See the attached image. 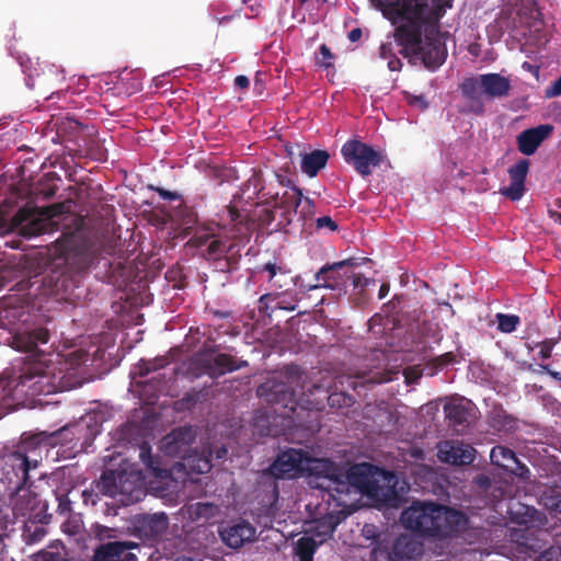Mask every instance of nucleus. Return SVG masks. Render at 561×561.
<instances>
[{
  "label": "nucleus",
  "mask_w": 561,
  "mask_h": 561,
  "mask_svg": "<svg viewBox=\"0 0 561 561\" xmlns=\"http://www.w3.org/2000/svg\"><path fill=\"white\" fill-rule=\"evenodd\" d=\"M558 550H559V549H553V548H552V549H550V550H549V552H548L547 554H549V556H553V554H556V553L558 552Z\"/></svg>",
  "instance_id": "57"
},
{
  "label": "nucleus",
  "mask_w": 561,
  "mask_h": 561,
  "mask_svg": "<svg viewBox=\"0 0 561 561\" xmlns=\"http://www.w3.org/2000/svg\"><path fill=\"white\" fill-rule=\"evenodd\" d=\"M134 140L139 141V140H141V137L137 136Z\"/></svg>",
  "instance_id": "64"
},
{
  "label": "nucleus",
  "mask_w": 561,
  "mask_h": 561,
  "mask_svg": "<svg viewBox=\"0 0 561 561\" xmlns=\"http://www.w3.org/2000/svg\"><path fill=\"white\" fill-rule=\"evenodd\" d=\"M130 78H123L118 84H122V88L117 87L118 89H124V93L128 96L135 94L136 92L140 91L142 89V83L139 79L131 76V73H128Z\"/></svg>",
  "instance_id": "32"
},
{
  "label": "nucleus",
  "mask_w": 561,
  "mask_h": 561,
  "mask_svg": "<svg viewBox=\"0 0 561 561\" xmlns=\"http://www.w3.org/2000/svg\"><path fill=\"white\" fill-rule=\"evenodd\" d=\"M131 541H114L99 547L94 554V561H137L136 554L129 550L136 548Z\"/></svg>",
  "instance_id": "19"
},
{
  "label": "nucleus",
  "mask_w": 561,
  "mask_h": 561,
  "mask_svg": "<svg viewBox=\"0 0 561 561\" xmlns=\"http://www.w3.org/2000/svg\"><path fill=\"white\" fill-rule=\"evenodd\" d=\"M362 35H363L362 30L359 27H356V28H353L352 31H350L347 37L352 43H355L360 39Z\"/></svg>",
  "instance_id": "45"
},
{
  "label": "nucleus",
  "mask_w": 561,
  "mask_h": 561,
  "mask_svg": "<svg viewBox=\"0 0 561 561\" xmlns=\"http://www.w3.org/2000/svg\"><path fill=\"white\" fill-rule=\"evenodd\" d=\"M553 379L561 381V374L554 370H551L548 366H541Z\"/></svg>",
  "instance_id": "49"
},
{
  "label": "nucleus",
  "mask_w": 561,
  "mask_h": 561,
  "mask_svg": "<svg viewBox=\"0 0 561 561\" xmlns=\"http://www.w3.org/2000/svg\"><path fill=\"white\" fill-rule=\"evenodd\" d=\"M23 438L19 450L0 458V483L10 491L24 485L31 470L36 469L41 459V450L33 453V446L24 447Z\"/></svg>",
  "instance_id": "10"
},
{
  "label": "nucleus",
  "mask_w": 561,
  "mask_h": 561,
  "mask_svg": "<svg viewBox=\"0 0 561 561\" xmlns=\"http://www.w3.org/2000/svg\"><path fill=\"white\" fill-rule=\"evenodd\" d=\"M61 125L62 126L57 127V130H56V136L58 138H61V140H65L64 135H62L64 130H66L68 128L72 129V130H77V129L81 128V125L77 121H72V119H69L67 123H62Z\"/></svg>",
  "instance_id": "36"
},
{
  "label": "nucleus",
  "mask_w": 561,
  "mask_h": 561,
  "mask_svg": "<svg viewBox=\"0 0 561 561\" xmlns=\"http://www.w3.org/2000/svg\"><path fill=\"white\" fill-rule=\"evenodd\" d=\"M370 283V279L362 276V275H355L353 277V284L355 287H365Z\"/></svg>",
  "instance_id": "44"
},
{
  "label": "nucleus",
  "mask_w": 561,
  "mask_h": 561,
  "mask_svg": "<svg viewBox=\"0 0 561 561\" xmlns=\"http://www.w3.org/2000/svg\"><path fill=\"white\" fill-rule=\"evenodd\" d=\"M512 83L510 78L501 73L490 72L465 78L459 84L463 104L461 113L482 115L486 100H501L510 95Z\"/></svg>",
  "instance_id": "8"
},
{
  "label": "nucleus",
  "mask_w": 561,
  "mask_h": 561,
  "mask_svg": "<svg viewBox=\"0 0 561 561\" xmlns=\"http://www.w3.org/2000/svg\"><path fill=\"white\" fill-rule=\"evenodd\" d=\"M34 561H64L59 553L43 551L35 556Z\"/></svg>",
  "instance_id": "37"
},
{
  "label": "nucleus",
  "mask_w": 561,
  "mask_h": 561,
  "mask_svg": "<svg viewBox=\"0 0 561 561\" xmlns=\"http://www.w3.org/2000/svg\"><path fill=\"white\" fill-rule=\"evenodd\" d=\"M250 80L247 76L240 75L234 78V87L241 90L248 89Z\"/></svg>",
  "instance_id": "42"
},
{
  "label": "nucleus",
  "mask_w": 561,
  "mask_h": 561,
  "mask_svg": "<svg viewBox=\"0 0 561 561\" xmlns=\"http://www.w3.org/2000/svg\"><path fill=\"white\" fill-rule=\"evenodd\" d=\"M529 162L522 159L508 169L511 183L501 188V194L512 201H518L525 193V180L528 173Z\"/></svg>",
  "instance_id": "20"
},
{
  "label": "nucleus",
  "mask_w": 561,
  "mask_h": 561,
  "mask_svg": "<svg viewBox=\"0 0 561 561\" xmlns=\"http://www.w3.org/2000/svg\"><path fill=\"white\" fill-rule=\"evenodd\" d=\"M219 534L228 547L238 549L255 538L256 529L248 522H239L221 528Z\"/></svg>",
  "instance_id": "18"
},
{
  "label": "nucleus",
  "mask_w": 561,
  "mask_h": 561,
  "mask_svg": "<svg viewBox=\"0 0 561 561\" xmlns=\"http://www.w3.org/2000/svg\"><path fill=\"white\" fill-rule=\"evenodd\" d=\"M402 66V62L400 59L396 58V59H392L388 62V67L391 71H397L401 68Z\"/></svg>",
  "instance_id": "48"
},
{
  "label": "nucleus",
  "mask_w": 561,
  "mask_h": 561,
  "mask_svg": "<svg viewBox=\"0 0 561 561\" xmlns=\"http://www.w3.org/2000/svg\"><path fill=\"white\" fill-rule=\"evenodd\" d=\"M270 471L277 479L306 477L311 488L323 491L322 499L328 508L320 505L322 516L307 523L294 541V554L298 561H313L317 549L331 538L342 520L360 507L364 496L390 506L399 497L397 477L366 462L343 470L327 459L311 458L301 450L289 449L277 457Z\"/></svg>",
  "instance_id": "1"
},
{
  "label": "nucleus",
  "mask_w": 561,
  "mask_h": 561,
  "mask_svg": "<svg viewBox=\"0 0 561 561\" xmlns=\"http://www.w3.org/2000/svg\"><path fill=\"white\" fill-rule=\"evenodd\" d=\"M402 525L412 531L427 536H449L465 528L466 516L443 505L414 502L401 515Z\"/></svg>",
  "instance_id": "7"
},
{
  "label": "nucleus",
  "mask_w": 561,
  "mask_h": 561,
  "mask_svg": "<svg viewBox=\"0 0 561 561\" xmlns=\"http://www.w3.org/2000/svg\"><path fill=\"white\" fill-rule=\"evenodd\" d=\"M476 453L472 446L458 440H444L437 445V458L447 465H470L474 460Z\"/></svg>",
  "instance_id": "14"
},
{
  "label": "nucleus",
  "mask_w": 561,
  "mask_h": 561,
  "mask_svg": "<svg viewBox=\"0 0 561 561\" xmlns=\"http://www.w3.org/2000/svg\"><path fill=\"white\" fill-rule=\"evenodd\" d=\"M224 248H225V245H222L221 242L216 239V240L210 241V243L208 245V251L213 255H218L224 252Z\"/></svg>",
  "instance_id": "41"
},
{
  "label": "nucleus",
  "mask_w": 561,
  "mask_h": 561,
  "mask_svg": "<svg viewBox=\"0 0 561 561\" xmlns=\"http://www.w3.org/2000/svg\"><path fill=\"white\" fill-rule=\"evenodd\" d=\"M409 103L411 105H417L422 110H425L428 106V103H427V101L425 100V98L423 95H414V96H412V99L409 101Z\"/></svg>",
  "instance_id": "43"
},
{
  "label": "nucleus",
  "mask_w": 561,
  "mask_h": 561,
  "mask_svg": "<svg viewBox=\"0 0 561 561\" xmlns=\"http://www.w3.org/2000/svg\"><path fill=\"white\" fill-rule=\"evenodd\" d=\"M472 403L463 398H451L444 405L446 417L454 425L468 423L472 417Z\"/></svg>",
  "instance_id": "22"
},
{
  "label": "nucleus",
  "mask_w": 561,
  "mask_h": 561,
  "mask_svg": "<svg viewBox=\"0 0 561 561\" xmlns=\"http://www.w3.org/2000/svg\"><path fill=\"white\" fill-rule=\"evenodd\" d=\"M492 463L504 468L515 474L523 476L524 471H528L524 466H520L513 450L503 447L495 446L490 453Z\"/></svg>",
  "instance_id": "24"
},
{
  "label": "nucleus",
  "mask_w": 561,
  "mask_h": 561,
  "mask_svg": "<svg viewBox=\"0 0 561 561\" xmlns=\"http://www.w3.org/2000/svg\"><path fill=\"white\" fill-rule=\"evenodd\" d=\"M226 455H227V449H226V447L221 446V447H219V448H217V449H216V458L221 459V458H224Z\"/></svg>",
  "instance_id": "50"
},
{
  "label": "nucleus",
  "mask_w": 561,
  "mask_h": 561,
  "mask_svg": "<svg viewBox=\"0 0 561 561\" xmlns=\"http://www.w3.org/2000/svg\"><path fill=\"white\" fill-rule=\"evenodd\" d=\"M57 500H58V512L60 514H68L71 510V506H70L71 502L67 497V495L57 494Z\"/></svg>",
  "instance_id": "38"
},
{
  "label": "nucleus",
  "mask_w": 561,
  "mask_h": 561,
  "mask_svg": "<svg viewBox=\"0 0 561 561\" xmlns=\"http://www.w3.org/2000/svg\"><path fill=\"white\" fill-rule=\"evenodd\" d=\"M88 360L82 350L67 356L37 355L24 362L21 368L9 377L0 378V419L16 407L35 408L43 405L39 396L56 393L80 385L76 370Z\"/></svg>",
  "instance_id": "2"
},
{
  "label": "nucleus",
  "mask_w": 561,
  "mask_h": 561,
  "mask_svg": "<svg viewBox=\"0 0 561 561\" xmlns=\"http://www.w3.org/2000/svg\"><path fill=\"white\" fill-rule=\"evenodd\" d=\"M386 48H387V46H386V45H382V46H381V54H382V55H385V53H386Z\"/></svg>",
  "instance_id": "61"
},
{
  "label": "nucleus",
  "mask_w": 561,
  "mask_h": 561,
  "mask_svg": "<svg viewBox=\"0 0 561 561\" xmlns=\"http://www.w3.org/2000/svg\"><path fill=\"white\" fill-rule=\"evenodd\" d=\"M340 396H341V394H336V393L331 394V396L329 397V401H330L332 404H334V403H335V401H336V398H337V397H340Z\"/></svg>",
  "instance_id": "54"
},
{
  "label": "nucleus",
  "mask_w": 561,
  "mask_h": 561,
  "mask_svg": "<svg viewBox=\"0 0 561 561\" xmlns=\"http://www.w3.org/2000/svg\"><path fill=\"white\" fill-rule=\"evenodd\" d=\"M333 54L331 51V49L325 45V44H322L319 48V56H317V64L325 67V68H329L332 66V59H333Z\"/></svg>",
  "instance_id": "33"
},
{
  "label": "nucleus",
  "mask_w": 561,
  "mask_h": 561,
  "mask_svg": "<svg viewBox=\"0 0 561 561\" xmlns=\"http://www.w3.org/2000/svg\"><path fill=\"white\" fill-rule=\"evenodd\" d=\"M188 512L192 517L209 520L218 514L219 508L210 503H196L190 506Z\"/></svg>",
  "instance_id": "30"
},
{
  "label": "nucleus",
  "mask_w": 561,
  "mask_h": 561,
  "mask_svg": "<svg viewBox=\"0 0 561 561\" xmlns=\"http://www.w3.org/2000/svg\"><path fill=\"white\" fill-rule=\"evenodd\" d=\"M105 421L104 412L95 409L81 416L79 421L68 424L59 431L53 433H38L26 437L24 447L33 446V453L41 450V459L43 453L47 451L50 446L61 445L67 450H73L81 442L80 450H87L92 440L100 433L102 423Z\"/></svg>",
  "instance_id": "6"
},
{
  "label": "nucleus",
  "mask_w": 561,
  "mask_h": 561,
  "mask_svg": "<svg viewBox=\"0 0 561 561\" xmlns=\"http://www.w3.org/2000/svg\"><path fill=\"white\" fill-rule=\"evenodd\" d=\"M394 552L402 558L412 559L421 553V547L414 540L408 537H401L394 543Z\"/></svg>",
  "instance_id": "29"
},
{
  "label": "nucleus",
  "mask_w": 561,
  "mask_h": 561,
  "mask_svg": "<svg viewBox=\"0 0 561 561\" xmlns=\"http://www.w3.org/2000/svg\"><path fill=\"white\" fill-rule=\"evenodd\" d=\"M371 3L393 24L398 20L405 21L396 27L393 37L401 46L400 53L404 57H411L424 39L422 24L428 8L427 0H371Z\"/></svg>",
  "instance_id": "4"
},
{
  "label": "nucleus",
  "mask_w": 561,
  "mask_h": 561,
  "mask_svg": "<svg viewBox=\"0 0 561 561\" xmlns=\"http://www.w3.org/2000/svg\"><path fill=\"white\" fill-rule=\"evenodd\" d=\"M169 526L168 516L164 513L148 515L142 520V529L150 537L162 535Z\"/></svg>",
  "instance_id": "26"
},
{
  "label": "nucleus",
  "mask_w": 561,
  "mask_h": 561,
  "mask_svg": "<svg viewBox=\"0 0 561 561\" xmlns=\"http://www.w3.org/2000/svg\"><path fill=\"white\" fill-rule=\"evenodd\" d=\"M193 363L202 366L201 370L195 373L196 376L207 374L216 377L236 369L231 357L225 354L209 353L198 355L194 358Z\"/></svg>",
  "instance_id": "16"
},
{
  "label": "nucleus",
  "mask_w": 561,
  "mask_h": 561,
  "mask_svg": "<svg viewBox=\"0 0 561 561\" xmlns=\"http://www.w3.org/2000/svg\"><path fill=\"white\" fill-rule=\"evenodd\" d=\"M100 490L107 496L117 497L124 505L139 502L145 495V478L134 465L126 463L119 470L102 474Z\"/></svg>",
  "instance_id": "9"
},
{
  "label": "nucleus",
  "mask_w": 561,
  "mask_h": 561,
  "mask_svg": "<svg viewBox=\"0 0 561 561\" xmlns=\"http://www.w3.org/2000/svg\"><path fill=\"white\" fill-rule=\"evenodd\" d=\"M139 436V426L134 422H129L121 430L118 439L126 444L138 445L139 458L144 465L156 474V477H170L175 482L182 481L185 483L186 480L194 481L191 477L193 473L203 474L207 473L211 469L210 456L213 450L210 448L204 450L202 454L193 453L185 455L182 458V461L174 463L171 469H160L154 465L151 457V447L147 442H142Z\"/></svg>",
  "instance_id": "5"
},
{
  "label": "nucleus",
  "mask_w": 561,
  "mask_h": 561,
  "mask_svg": "<svg viewBox=\"0 0 561 561\" xmlns=\"http://www.w3.org/2000/svg\"><path fill=\"white\" fill-rule=\"evenodd\" d=\"M469 51H470L471 54H473V55H477V53H476V51H477V48H472V47H470Z\"/></svg>",
  "instance_id": "60"
},
{
  "label": "nucleus",
  "mask_w": 561,
  "mask_h": 561,
  "mask_svg": "<svg viewBox=\"0 0 561 561\" xmlns=\"http://www.w3.org/2000/svg\"><path fill=\"white\" fill-rule=\"evenodd\" d=\"M469 51H470L471 54H473V55H477V53H476V51H477V48H472V47H470Z\"/></svg>",
  "instance_id": "59"
},
{
  "label": "nucleus",
  "mask_w": 561,
  "mask_h": 561,
  "mask_svg": "<svg viewBox=\"0 0 561 561\" xmlns=\"http://www.w3.org/2000/svg\"><path fill=\"white\" fill-rule=\"evenodd\" d=\"M561 95V76L545 90V96L552 99Z\"/></svg>",
  "instance_id": "34"
},
{
  "label": "nucleus",
  "mask_w": 561,
  "mask_h": 561,
  "mask_svg": "<svg viewBox=\"0 0 561 561\" xmlns=\"http://www.w3.org/2000/svg\"><path fill=\"white\" fill-rule=\"evenodd\" d=\"M370 531H371V527H369V526H367V525H366V526L364 527V533L368 536V535L370 534Z\"/></svg>",
  "instance_id": "55"
},
{
  "label": "nucleus",
  "mask_w": 561,
  "mask_h": 561,
  "mask_svg": "<svg viewBox=\"0 0 561 561\" xmlns=\"http://www.w3.org/2000/svg\"><path fill=\"white\" fill-rule=\"evenodd\" d=\"M302 201V193L296 187L286 190L277 202V206L286 213L296 211Z\"/></svg>",
  "instance_id": "27"
},
{
  "label": "nucleus",
  "mask_w": 561,
  "mask_h": 561,
  "mask_svg": "<svg viewBox=\"0 0 561 561\" xmlns=\"http://www.w3.org/2000/svg\"><path fill=\"white\" fill-rule=\"evenodd\" d=\"M552 506H554L556 508H561V500L559 501V503L553 504Z\"/></svg>",
  "instance_id": "58"
},
{
  "label": "nucleus",
  "mask_w": 561,
  "mask_h": 561,
  "mask_svg": "<svg viewBox=\"0 0 561 561\" xmlns=\"http://www.w3.org/2000/svg\"><path fill=\"white\" fill-rule=\"evenodd\" d=\"M49 340L45 329L23 328L14 331L11 336V346L18 351L33 352L39 344Z\"/></svg>",
  "instance_id": "17"
},
{
  "label": "nucleus",
  "mask_w": 561,
  "mask_h": 561,
  "mask_svg": "<svg viewBox=\"0 0 561 561\" xmlns=\"http://www.w3.org/2000/svg\"><path fill=\"white\" fill-rule=\"evenodd\" d=\"M13 492L11 503L15 516H25L37 508L39 500L30 488L22 485Z\"/></svg>",
  "instance_id": "23"
},
{
  "label": "nucleus",
  "mask_w": 561,
  "mask_h": 561,
  "mask_svg": "<svg viewBox=\"0 0 561 561\" xmlns=\"http://www.w3.org/2000/svg\"><path fill=\"white\" fill-rule=\"evenodd\" d=\"M277 270H278V267L272 263H267L264 266V271L268 272V274H270V279H272L276 275Z\"/></svg>",
  "instance_id": "47"
},
{
  "label": "nucleus",
  "mask_w": 561,
  "mask_h": 561,
  "mask_svg": "<svg viewBox=\"0 0 561 561\" xmlns=\"http://www.w3.org/2000/svg\"><path fill=\"white\" fill-rule=\"evenodd\" d=\"M329 160V153L325 150H312L301 154V171L309 178H313L323 169Z\"/></svg>",
  "instance_id": "25"
},
{
  "label": "nucleus",
  "mask_w": 561,
  "mask_h": 561,
  "mask_svg": "<svg viewBox=\"0 0 561 561\" xmlns=\"http://www.w3.org/2000/svg\"><path fill=\"white\" fill-rule=\"evenodd\" d=\"M411 57L419 58L425 68L436 70L447 58V48L439 38L438 31L426 32L424 39L417 46V50L411 54Z\"/></svg>",
  "instance_id": "13"
},
{
  "label": "nucleus",
  "mask_w": 561,
  "mask_h": 561,
  "mask_svg": "<svg viewBox=\"0 0 561 561\" xmlns=\"http://www.w3.org/2000/svg\"><path fill=\"white\" fill-rule=\"evenodd\" d=\"M81 225L82 220L71 211V204L61 203L41 209H21L3 229L25 238L62 229L61 238L50 249L51 255L68 265L82 267L89 257L90 243Z\"/></svg>",
  "instance_id": "3"
},
{
  "label": "nucleus",
  "mask_w": 561,
  "mask_h": 561,
  "mask_svg": "<svg viewBox=\"0 0 561 561\" xmlns=\"http://www.w3.org/2000/svg\"><path fill=\"white\" fill-rule=\"evenodd\" d=\"M317 226L319 228H329L332 231L337 228L336 224L330 217L327 216L318 218Z\"/></svg>",
  "instance_id": "40"
},
{
  "label": "nucleus",
  "mask_w": 561,
  "mask_h": 561,
  "mask_svg": "<svg viewBox=\"0 0 561 561\" xmlns=\"http://www.w3.org/2000/svg\"><path fill=\"white\" fill-rule=\"evenodd\" d=\"M254 84H255V87H256V85H261V82H260V80H259V78H257V77L255 78V82H254Z\"/></svg>",
  "instance_id": "62"
},
{
  "label": "nucleus",
  "mask_w": 561,
  "mask_h": 561,
  "mask_svg": "<svg viewBox=\"0 0 561 561\" xmlns=\"http://www.w3.org/2000/svg\"><path fill=\"white\" fill-rule=\"evenodd\" d=\"M174 561H203V560L199 559V558H193V557L183 556V557L176 558Z\"/></svg>",
  "instance_id": "52"
},
{
  "label": "nucleus",
  "mask_w": 561,
  "mask_h": 561,
  "mask_svg": "<svg viewBox=\"0 0 561 561\" xmlns=\"http://www.w3.org/2000/svg\"><path fill=\"white\" fill-rule=\"evenodd\" d=\"M553 126L551 124H541L533 128L525 129L516 140H546L552 135Z\"/></svg>",
  "instance_id": "28"
},
{
  "label": "nucleus",
  "mask_w": 561,
  "mask_h": 561,
  "mask_svg": "<svg viewBox=\"0 0 561 561\" xmlns=\"http://www.w3.org/2000/svg\"><path fill=\"white\" fill-rule=\"evenodd\" d=\"M228 211H229L230 219H231L232 221L237 220V218L239 217V215H238L237 210H234V209H229Z\"/></svg>",
  "instance_id": "53"
},
{
  "label": "nucleus",
  "mask_w": 561,
  "mask_h": 561,
  "mask_svg": "<svg viewBox=\"0 0 561 561\" xmlns=\"http://www.w3.org/2000/svg\"><path fill=\"white\" fill-rule=\"evenodd\" d=\"M389 293V287L388 285L383 284L380 286V289H379V298H383L388 295Z\"/></svg>",
  "instance_id": "51"
},
{
  "label": "nucleus",
  "mask_w": 561,
  "mask_h": 561,
  "mask_svg": "<svg viewBox=\"0 0 561 561\" xmlns=\"http://www.w3.org/2000/svg\"><path fill=\"white\" fill-rule=\"evenodd\" d=\"M410 456L414 459H423L424 458V453L421 448L419 447H412L410 449Z\"/></svg>",
  "instance_id": "46"
},
{
  "label": "nucleus",
  "mask_w": 561,
  "mask_h": 561,
  "mask_svg": "<svg viewBox=\"0 0 561 561\" xmlns=\"http://www.w3.org/2000/svg\"><path fill=\"white\" fill-rule=\"evenodd\" d=\"M8 523L7 518H1L0 520V528H2L3 526H5Z\"/></svg>",
  "instance_id": "56"
},
{
  "label": "nucleus",
  "mask_w": 561,
  "mask_h": 561,
  "mask_svg": "<svg viewBox=\"0 0 561 561\" xmlns=\"http://www.w3.org/2000/svg\"><path fill=\"white\" fill-rule=\"evenodd\" d=\"M344 160L363 176L371 173L385 159L383 152L374 149L367 142H344L341 149Z\"/></svg>",
  "instance_id": "12"
},
{
  "label": "nucleus",
  "mask_w": 561,
  "mask_h": 561,
  "mask_svg": "<svg viewBox=\"0 0 561 561\" xmlns=\"http://www.w3.org/2000/svg\"><path fill=\"white\" fill-rule=\"evenodd\" d=\"M164 359H159L157 363H142L130 373L131 387H141L138 393L148 404L153 403L152 399L156 393L164 391L162 380H164L165 374L157 371L158 368L164 366Z\"/></svg>",
  "instance_id": "11"
},
{
  "label": "nucleus",
  "mask_w": 561,
  "mask_h": 561,
  "mask_svg": "<svg viewBox=\"0 0 561 561\" xmlns=\"http://www.w3.org/2000/svg\"><path fill=\"white\" fill-rule=\"evenodd\" d=\"M354 263L352 260H343L340 262H335L330 265L322 266L316 274L317 284L310 285L308 290L317 289V288H329L335 289L337 285L341 283L342 278L339 275V270L344 266H353Z\"/></svg>",
  "instance_id": "21"
},
{
  "label": "nucleus",
  "mask_w": 561,
  "mask_h": 561,
  "mask_svg": "<svg viewBox=\"0 0 561 561\" xmlns=\"http://www.w3.org/2000/svg\"><path fill=\"white\" fill-rule=\"evenodd\" d=\"M519 151L524 154L530 156L536 152L540 142H518Z\"/></svg>",
  "instance_id": "39"
},
{
  "label": "nucleus",
  "mask_w": 561,
  "mask_h": 561,
  "mask_svg": "<svg viewBox=\"0 0 561 561\" xmlns=\"http://www.w3.org/2000/svg\"><path fill=\"white\" fill-rule=\"evenodd\" d=\"M518 322H519V318L517 316H510V314H502V313L497 314L499 329L502 332H505V333L513 332L516 329Z\"/></svg>",
  "instance_id": "31"
},
{
  "label": "nucleus",
  "mask_w": 561,
  "mask_h": 561,
  "mask_svg": "<svg viewBox=\"0 0 561 561\" xmlns=\"http://www.w3.org/2000/svg\"><path fill=\"white\" fill-rule=\"evenodd\" d=\"M553 346H554V342L552 340H547V341L538 344L537 345V347L539 348L538 355L542 359L550 357Z\"/></svg>",
  "instance_id": "35"
},
{
  "label": "nucleus",
  "mask_w": 561,
  "mask_h": 561,
  "mask_svg": "<svg viewBox=\"0 0 561 561\" xmlns=\"http://www.w3.org/2000/svg\"><path fill=\"white\" fill-rule=\"evenodd\" d=\"M78 528H79V525L73 526V530L71 533H73V534L77 533Z\"/></svg>",
  "instance_id": "63"
},
{
  "label": "nucleus",
  "mask_w": 561,
  "mask_h": 561,
  "mask_svg": "<svg viewBox=\"0 0 561 561\" xmlns=\"http://www.w3.org/2000/svg\"><path fill=\"white\" fill-rule=\"evenodd\" d=\"M194 438L195 432L192 427H180L162 439L160 449L168 456H181L187 453Z\"/></svg>",
  "instance_id": "15"
}]
</instances>
